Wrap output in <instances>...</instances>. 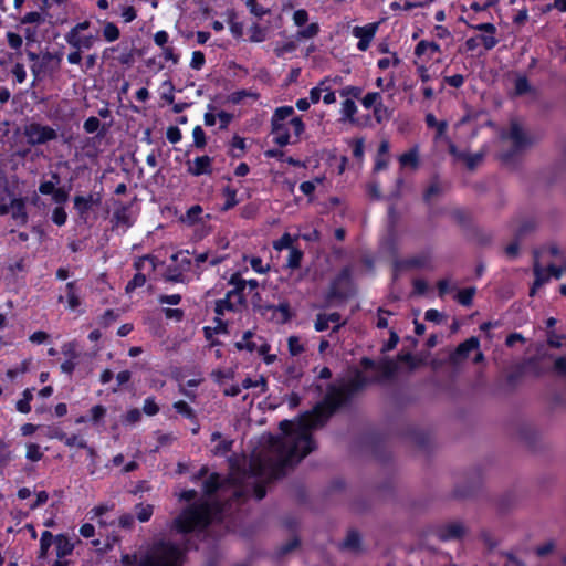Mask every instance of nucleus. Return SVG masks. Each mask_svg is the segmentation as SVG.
<instances>
[{
  "mask_svg": "<svg viewBox=\"0 0 566 566\" xmlns=\"http://www.w3.org/2000/svg\"><path fill=\"white\" fill-rule=\"evenodd\" d=\"M467 533L462 523L453 522L438 526L434 530V535L441 542H449L453 539H461Z\"/></svg>",
  "mask_w": 566,
  "mask_h": 566,
  "instance_id": "9d476101",
  "label": "nucleus"
},
{
  "mask_svg": "<svg viewBox=\"0 0 566 566\" xmlns=\"http://www.w3.org/2000/svg\"><path fill=\"white\" fill-rule=\"evenodd\" d=\"M23 135L30 146L44 145L57 138V132L53 127L36 122L25 124Z\"/></svg>",
  "mask_w": 566,
  "mask_h": 566,
  "instance_id": "6e6552de",
  "label": "nucleus"
},
{
  "mask_svg": "<svg viewBox=\"0 0 566 566\" xmlns=\"http://www.w3.org/2000/svg\"><path fill=\"white\" fill-rule=\"evenodd\" d=\"M319 33V25L316 22L310 23L306 28L301 29L296 32L295 38L297 40L312 39Z\"/></svg>",
  "mask_w": 566,
  "mask_h": 566,
  "instance_id": "13d9d810",
  "label": "nucleus"
},
{
  "mask_svg": "<svg viewBox=\"0 0 566 566\" xmlns=\"http://www.w3.org/2000/svg\"><path fill=\"white\" fill-rule=\"evenodd\" d=\"M51 220L54 224L57 227H62L66 223L67 220V213L63 206H56L52 210Z\"/></svg>",
  "mask_w": 566,
  "mask_h": 566,
  "instance_id": "e2e57ef3",
  "label": "nucleus"
},
{
  "mask_svg": "<svg viewBox=\"0 0 566 566\" xmlns=\"http://www.w3.org/2000/svg\"><path fill=\"white\" fill-rule=\"evenodd\" d=\"M531 364V358H524L523 363L515 367L513 371H511L507 376V382L512 386L516 385L518 379L525 373L527 365Z\"/></svg>",
  "mask_w": 566,
  "mask_h": 566,
  "instance_id": "6e6d98bb",
  "label": "nucleus"
},
{
  "mask_svg": "<svg viewBox=\"0 0 566 566\" xmlns=\"http://www.w3.org/2000/svg\"><path fill=\"white\" fill-rule=\"evenodd\" d=\"M442 193V187L438 177H434L423 192V201L430 203L431 199Z\"/></svg>",
  "mask_w": 566,
  "mask_h": 566,
  "instance_id": "3c124183",
  "label": "nucleus"
},
{
  "mask_svg": "<svg viewBox=\"0 0 566 566\" xmlns=\"http://www.w3.org/2000/svg\"><path fill=\"white\" fill-rule=\"evenodd\" d=\"M304 252L300 248H291L287 256L286 266L291 270H296L301 266Z\"/></svg>",
  "mask_w": 566,
  "mask_h": 566,
  "instance_id": "8fccbe9b",
  "label": "nucleus"
},
{
  "mask_svg": "<svg viewBox=\"0 0 566 566\" xmlns=\"http://www.w3.org/2000/svg\"><path fill=\"white\" fill-rule=\"evenodd\" d=\"M113 509H114V504L103 503V504L96 505L93 509H91L88 511L87 515H88L90 520L96 521L97 518L104 517V515L106 513H108L109 511H112Z\"/></svg>",
  "mask_w": 566,
  "mask_h": 566,
  "instance_id": "4d7b16f0",
  "label": "nucleus"
},
{
  "mask_svg": "<svg viewBox=\"0 0 566 566\" xmlns=\"http://www.w3.org/2000/svg\"><path fill=\"white\" fill-rule=\"evenodd\" d=\"M46 17H51L49 12L43 13L42 10L40 11H30L25 13L21 19V24H42L45 22Z\"/></svg>",
  "mask_w": 566,
  "mask_h": 566,
  "instance_id": "58836bf2",
  "label": "nucleus"
},
{
  "mask_svg": "<svg viewBox=\"0 0 566 566\" xmlns=\"http://www.w3.org/2000/svg\"><path fill=\"white\" fill-rule=\"evenodd\" d=\"M271 134L274 135L273 142L279 147H285L290 144L291 135L286 124L271 125Z\"/></svg>",
  "mask_w": 566,
  "mask_h": 566,
  "instance_id": "bb28decb",
  "label": "nucleus"
},
{
  "mask_svg": "<svg viewBox=\"0 0 566 566\" xmlns=\"http://www.w3.org/2000/svg\"><path fill=\"white\" fill-rule=\"evenodd\" d=\"M73 202L74 209L76 210L80 219L86 221L92 208L101 203V197L98 196L97 198H94L92 193L86 197L75 196Z\"/></svg>",
  "mask_w": 566,
  "mask_h": 566,
  "instance_id": "dca6fc26",
  "label": "nucleus"
},
{
  "mask_svg": "<svg viewBox=\"0 0 566 566\" xmlns=\"http://www.w3.org/2000/svg\"><path fill=\"white\" fill-rule=\"evenodd\" d=\"M261 310H262V314H264L268 311H271L273 313L280 312L281 318L279 322L282 324L290 322L293 316V314L291 312V306L287 301L280 302L277 305H272V304L264 305L261 307Z\"/></svg>",
  "mask_w": 566,
  "mask_h": 566,
  "instance_id": "c85d7f7f",
  "label": "nucleus"
},
{
  "mask_svg": "<svg viewBox=\"0 0 566 566\" xmlns=\"http://www.w3.org/2000/svg\"><path fill=\"white\" fill-rule=\"evenodd\" d=\"M476 293V289L474 286L465 287L459 290L454 296V300L462 306L470 307L473 303V297Z\"/></svg>",
  "mask_w": 566,
  "mask_h": 566,
  "instance_id": "4c0bfd02",
  "label": "nucleus"
},
{
  "mask_svg": "<svg viewBox=\"0 0 566 566\" xmlns=\"http://www.w3.org/2000/svg\"><path fill=\"white\" fill-rule=\"evenodd\" d=\"M531 232V219L525 218L515 229L514 241L506 245L505 254L509 259H515L520 251V240Z\"/></svg>",
  "mask_w": 566,
  "mask_h": 566,
  "instance_id": "9b49d317",
  "label": "nucleus"
},
{
  "mask_svg": "<svg viewBox=\"0 0 566 566\" xmlns=\"http://www.w3.org/2000/svg\"><path fill=\"white\" fill-rule=\"evenodd\" d=\"M229 285H232L233 289L228 291L227 294L235 300L239 306H243L247 304V298L244 294V290L247 287V280L241 276L240 272H234L231 274L229 281Z\"/></svg>",
  "mask_w": 566,
  "mask_h": 566,
  "instance_id": "ddd939ff",
  "label": "nucleus"
},
{
  "mask_svg": "<svg viewBox=\"0 0 566 566\" xmlns=\"http://www.w3.org/2000/svg\"><path fill=\"white\" fill-rule=\"evenodd\" d=\"M103 38L106 42H115L120 36L119 28L111 21H106L102 29Z\"/></svg>",
  "mask_w": 566,
  "mask_h": 566,
  "instance_id": "c03bdc74",
  "label": "nucleus"
},
{
  "mask_svg": "<svg viewBox=\"0 0 566 566\" xmlns=\"http://www.w3.org/2000/svg\"><path fill=\"white\" fill-rule=\"evenodd\" d=\"M507 81L512 83L514 96H522L531 92V82L526 74L521 72H511L507 74Z\"/></svg>",
  "mask_w": 566,
  "mask_h": 566,
  "instance_id": "a211bd4d",
  "label": "nucleus"
},
{
  "mask_svg": "<svg viewBox=\"0 0 566 566\" xmlns=\"http://www.w3.org/2000/svg\"><path fill=\"white\" fill-rule=\"evenodd\" d=\"M224 261V256L217 253L211 254L209 251L195 253V265L200 268L202 263L208 262L210 266H216Z\"/></svg>",
  "mask_w": 566,
  "mask_h": 566,
  "instance_id": "473e14b6",
  "label": "nucleus"
},
{
  "mask_svg": "<svg viewBox=\"0 0 566 566\" xmlns=\"http://www.w3.org/2000/svg\"><path fill=\"white\" fill-rule=\"evenodd\" d=\"M107 413V409L103 405H95L90 409L88 420L93 426H99Z\"/></svg>",
  "mask_w": 566,
  "mask_h": 566,
  "instance_id": "49530a36",
  "label": "nucleus"
},
{
  "mask_svg": "<svg viewBox=\"0 0 566 566\" xmlns=\"http://www.w3.org/2000/svg\"><path fill=\"white\" fill-rule=\"evenodd\" d=\"M213 158L208 155L198 156L193 160V165H188L187 171L192 176H202L212 174Z\"/></svg>",
  "mask_w": 566,
  "mask_h": 566,
  "instance_id": "aec40b11",
  "label": "nucleus"
},
{
  "mask_svg": "<svg viewBox=\"0 0 566 566\" xmlns=\"http://www.w3.org/2000/svg\"><path fill=\"white\" fill-rule=\"evenodd\" d=\"M55 543V536L50 531H43L40 538L39 558H44L51 545Z\"/></svg>",
  "mask_w": 566,
  "mask_h": 566,
  "instance_id": "de8ad7c7",
  "label": "nucleus"
},
{
  "mask_svg": "<svg viewBox=\"0 0 566 566\" xmlns=\"http://www.w3.org/2000/svg\"><path fill=\"white\" fill-rule=\"evenodd\" d=\"M356 294V285L353 279V268L343 266L339 272L331 280L325 301H346Z\"/></svg>",
  "mask_w": 566,
  "mask_h": 566,
  "instance_id": "423d86ee",
  "label": "nucleus"
},
{
  "mask_svg": "<svg viewBox=\"0 0 566 566\" xmlns=\"http://www.w3.org/2000/svg\"><path fill=\"white\" fill-rule=\"evenodd\" d=\"M356 113H357V106H356L354 99L346 98L342 103V114H343L344 119H347L350 123H355L356 120H355L354 116Z\"/></svg>",
  "mask_w": 566,
  "mask_h": 566,
  "instance_id": "5fc2aeb1",
  "label": "nucleus"
},
{
  "mask_svg": "<svg viewBox=\"0 0 566 566\" xmlns=\"http://www.w3.org/2000/svg\"><path fill=\"white\" fill-rule=\"evenodd\" d=\"M64 290H65V296L62 294L59 295L57 302L59 303L66 302L67 308L72 310V311L76 310L82 304L81 296H80L81 289L77 285V282L76 281L67 282L65 284Z\"/></svg>",
  "mask_w": 566,
  "mask_h": 566,
  "instance_id": "2eb2a0df",
  "label": "nucleus"
},
{
  "mask_svg": "<svg viewBox=\"0 0 566 566\" xmlns=\"http://www.w3.org/2000/svg\"><path fill=\"white\" fill-rule=\"evenodd\" d=\"M63 443L70 448L77 447L78 449H86L88 451L90 455L95 454V450L93 448L88 447L86 440L77 434L66 436Z\"/></svg>",
  "mask_w": 566,
  "mask_h": 566,
  "instance_id": "37998d69",
  "label": "nucleus"
},
{
  "mask_svg": "<svg viewBox=\"0 0 566 566\" xmlns=\"http://www.w3.org/2000/svg\"><path fill=\"white\" fill-rule=\"evenodd\" d=\"M66 43L76 50L88 51L91 50L95 42L98 41V36L96 34H80L76 36H64Z\"/></svg>",
  "mask_w": 566,
  "mask_h": 566,
  "instance_id": "412c9836",
  "label": "nucleus"
},
{
  "mask_svg": "<svg viewBox=\"0 0 566 566\" xmlns=\"http://www.w3.org/2000/svg\"><path fill=\"white\" fill-rule=\"evenodd\" d=\"M11 218L14 220L17 226L24 227L29 221V214L27 211V199L23 197L13 198L10 200Z\"/></svg>",
  "mask_w": 566,
  "mask_h": 566,
  "instance_id": "f3484780",
  "label": "nucleus"
},
{
  "mask_svg": "<svg viewBox=\"0 0 566 566\" xmlns=\"http://www.w3.org/2000/svg\"><path fill=\"white\" fill-rule=\"evenodd\" d=\"M480 347V340L475 336H471L464 342L460 343L455 350L452 353V360H463L467 359L471 352L478 349Z\"/></svg>",
  "mask_w": 566,
  "mask_h": 566,
  "instance_id": "4be33fe9",
  "label": "nucleus"
},
{
  "mask_svg": "<svg viewBox=\"0 0 566 566\" xmlns=\"http://www.w3.org/2000/svg\"><path fill=\"white\" fill-rule=\"evenodd\" d=\"M424 120L429 128H436V138H441L446 134L448 129V123L446 120H438L432 113H428Z\"/></svg>",
  "mask_w": 566,
  "mask_h": 566,
  "instance_id": "c9c22d12",
  "label": "nucleus"
},
{
  "mask_svg": "<svg viewBox=\"0 0 566 566\" xmlns=\"http://www.w3.org/2000/svg\"><path fill=\"white\" fill-rule=\"evenodd\" d=\"M557 551L556 541L553 538L545 539L541 543H538L535 548L534 553L538 558L542 559H548L551 556H553Z\"/></svg>",
  "mask_w": 566,
  "mask_h": 566,
  "instance_id": "c756f323",
  "label": "nucleus"
},
{
  "mask_svg": "<svg viewBox=\"0 0 566 566\" xmlns=\"http://www.w3.org/2000/svg\"><path fill=\"white\" fill-rule=\"evenodd\" d=\"M399 163L403 167L410 166L411 168H418V166H419L418 146H413L408 151L403 153L399 157Z\"/></svg>",
  "mask_w": 566,
  "mask_h": 566,
  "instance_id": "f704fd0d",
  "label": "nucleus"
},
{
  "mask_svg": "<svg viewBox=\"0 0 566 566\" xmlns=\"http://www.w3.org/2000/svg\"><path fill=\"white\" fill-rule=\"evenodd\" d=\"M247 150L245 138L234 135L229 143L228 155L231 158H241L244 156Z\"/></svg>",
  "mask_w": 566,
  "mask_h": 566,
  "instance_id": "7c9ffc66",
  "label": "nucleus"
},
{
  "mask_svg": "<svg viewBox=\"0 0 566 566\" xmlns=\"http://www.w3.org/2000/svg\"><path fill=\"white\" fill-rule=\"evenodd\" d=\"M361 535L356 530H349L344 541L338 545L340 551H347L352 553L361 552Z\"/></svg>",
  "mask_w": 566,
  "mask_h": 566,
  "instance_id": "5701e85b",
  "label": "nucleus"
},
{
  "mask_svg": "<svg viewBox=\"0 0 566 566\" xmlns=\"http://www.w3.org/2000/svg\"><path fill=\"white\" fill-rule=\"evenodd\" d=\"M497 137L502 144H509L496 154V159L501 165L515 168L520 164L526 148L531 145V135L523 127L520 119L513 117L510 119L509 127L500 128Z\"/></svg>",
  "mask_w": 566,
  "mask_h": 566,
  "instance_id": "7ed1b4c3",
  "label": "nucleus"
},
{
  "mask_svg": "<svg viewBox=\"0 0 566 566\" xmlns=\"http://www.w3.org/2000/svg\"><path fill=\"white\" fill-rule=\"evenodd\" d=\"M237 302L230 295L226 293L223 298H219L214 304V313L218 317L224 315L226 312H235L237 311Z\"/></svg>",
  "mask_w": 566,
  "mask_h": 566,
  "instance_id": "2f4dec72",
  "label": "nucleus"
},
{
  "mask_svg": "<svg viewBox=\"0 0 566 566\" xmlns=\"http://www.w3.org/2000/svg\"><path fill=\"white\" fill-rule=\"evenodd\" d=\"M221 195L224 198V202L219 207L220 212H227L231 209H233L238 203L239 200L237 198L238 190L233 188L230 185L224 186L221 189Z\"/></svg>",
  "mask_w": 566,
  "mask_h": 566,
  "instance_id": "393cba45",
  "label": "nucleus"
},
{
  "mask_svg": "<svg viewBox=\"0 0 566 566\" xmlns=\"http://www.w3.org/2000/svg\"><path fill=\"white\" fill-rule=\"evenodd\" d=\"M214 326H205L202 328L205 338L210 343V346H219L221 342L219 339L213 338L216 334H228V322L222 319L221 317L216 316L213 318Z\"/></svg>",
  "mask_w": 566,
  "mask_h": 566,
  "instance_id": "6ab92c4d",
  "label": "nucleus"
},
{
  "mask_svg": "<svg viewBox=\"0 0 566 566\" xmlns=\"http://www.w3.org/2000/svg\"><path fill=\"white\" fill-rule=\"evenodd\" d=\"M193 146L198 149H203L207 145L206 133L200 125H197L192 130Z\"/></svg>",
  "mask_w": 566,
  "mask_h": 566,
  "instance_id": "0e129e2a",
  "label": "nucleus"
},
{
  "mask_svg": "<svg viewBox=\"0 0 566 566\" xmlns=\"http://www.w3.org/2000/svg\"><path fill=\"white\" fill-rule=\"evenodd\" d=\"M227 14L231 34L235 39H241L243 35V23L237 21V12L234 10H228Z\"/></svg>",
  "mask_w": 566,
  "mask_h": 566,
  "instance_id": "ea45409f",
  "label": "nucleus"
},
{
  "mask_svg": "<svg viewBox=\"0 0 566 566\" xmlns=\"http://www.w3.org/2000/svg\"><path fill=\"white\" fill-rule=\"evenodd\" d=\"M427 258L426 256H411L407 259L396 260L394 262L395 271H405L409 269H420L426 266Z\"/></svg>",
  "mask_w": 566,
  "mask_h": 566,
  "instance_id": "a878e982",
  "label": "nucleus"
},
{
  "mask_svg": "<svg viewBox=\"0 0 566 566\" xmlns=\"http://www.w3.org/2000/svg\"><path fill=\"white\" fill-rule=\"evenodd\" d=\"M377 29L378 23H368L364 27H355L353 29V35L358 39L357 49L359 51H366L369 48Z\"/></svg>",
  "mask_w": 566,
  "mask_h": 566,
  "instance_id": "f8f14e48",
  "label": "nucleus"
},
{
  "mask_svg": "<svg viewBox=\"0 0 566 566\" xmlns=\"http://www.w3.org/2000/svg\"><path fill=\"white\" fill-rule=\"evenodd\" d=\"M212 521V506L195 503L182 510L174 520V528L180 534H189L195 530L205 531Z\"/></svg>",
  "mask_w": 566,
  "mask_h": 566,
  "instance_id": "39448f33",
  "label": "nucleus"
},
{
  "mask_svg": "<svg viewBox=\"0 0 566 566\" xmlns=\"http://www.w3.org/2000/svg\"><path fill=\"white\" fill-rule=\"evenodd\" d=\"M55 549L57 559H63L73 553L74 545L65 534H57L55 536Z\"/></svg>",
  "mask_w": 566,
  "mask_h": 566,
  "instance_id": "cd10ccee",
  "label": "nucleus"
},
{
  "mask_svg": "<svg viewBox=\"0 0 566 566\" xmlns=\"http://www.w3.org/2000/svg\"><path fill=\"white\" fill-rule=\"evenodd\" d=\"M61 349L62 354L66 357V359L77 360L80 358L77 344L75 342H67L63 344Z\"/></svg>",
  "mask_w": 566,
  "mask_h": 566,
  "instance_id": "69168bd1",
  "label": "nucleus"
},
{
  "mask_svg": "<svg viewBox=\"0 0 566 566\" xmlns=\"http://www.w3.org/2000/svg\"><path fill=\"white\" fill-rule=\"evenodd\" d=\"M378 377H367L359 369L354 371L347 381L336 385L329 384L326 394L312 410L305 411L294 426L290 420H282L279 424L283 436L292 437L303 446V454L307 455L316 449V441L312 430L324 427L328 420L352 399L363 391L369 384L378 382Z\"/></svg>",
  "mask_w": 566,
  "mask_h": 566,
  "instance_id": "f257e3e1",
  "label": "nucleus"
},
{
  "mask_svg": "<svg viewBox=\"0 0 566 566\" xmlns=\"http://www.w3.org/2000/svg\"><path fill=\"white\" fill-rule=\"evenodd\" d=\"M154 513V507L150 504L143 505L142 503L136 505V514L139 522H148Z\"/></svg>",
  "mask_w": 566,
  "mask_h": 566,
  "instance_id": "680f3d73",
  "label": "nucleus"
},
{
  "mask_svg": "<svg viewBox=\"0 0 566 566\" xmlns=\"http://www.w3.org/2000/svg\"><path fill=\"white\" fill-rule=\"evenodd\" d=\"M558 249L551 243L537 249L533 253V294L536 289L542 287L552 279L558 280L566 273L565 266H557L554 263Z\"/></svg>",
  "mask_w": 566,
  "mask_h": 566,
  "instance_id": "20e7f679",
  "label": "nucleus"
},
{
  "mask_svg": "<svg viewBox=\"0 0 566 566\" xmlns=\"http://www.w3.org/2000/svg\"><path fill=\"white\" fill-rule=\"evenodd\" d=\"M202 211L203 210L200 205L191 206L186 212V221L190 224L198 223L201 220L200 216Z\"/></svg>",
  "mask_w": 566,
  "mask_h": 566,
  "instance_id": "774afa93",
  "label": "nucleus"
},
{
  "mask_svg": "<svg viewBox=\"0 0 566 566\" xmlns=\"http://www.w3.org/2000/svg\"><path fill=\"white\" fill-rule=\"evenodd\" d=\"M378 102H382L381 94L379 92H369L361 98V105L366 109L375 107Z\"/></svg>",
  "mask_w": 566,
  "mask_h": 566,
  "instance_id": "338daca9",
  "label": "nucleus"
},
{
  "mask_svg": "<svg viewBox=\"0 0 566 566\" xmlns=\"http://www.w3.org/2000/svg\"><path fill=\"white\" fill-rule=\"evenodd\" d=\"M221 486L220 475L218 473H211L208 479L205 480L202 491L207 495H213L218 492Z\"/></svg>",
  "mask_w": 566,
  "mask_h": 566,
  "instance_id": "a19ab883",
  "label": "nucleus"
},
{
  "mask_svg": "<svg viewBox=\"0 0 566 566\" xmlns=\"http://www.w3.org/2000/svg\"><path fill=\"white\" fill-rule=\"evenodd\" d=\"M485 151L481 150L475 154L465 153L461 156V160L464 161L469 170H474L484 159Z\"/></svg>",
  "mask_w": 566,
  "mask_h": 566,
  "instance_id": "79ce46f5",
  "label": "nucleus"
},
{
  "mask_svg": "<svg viewBox=\"0 0 566 566\" xmlns=\"http://www.w3.org/2000/svg\"><path fill=\"white\" fill-rule=\"evenodd\" d=\"M374 118L378 124L390 118V112L382 102H378L373 109Z\"/></svg>",
  "mask_w": 566,
  "mask_h": 566,
  "instance_id": "bf43d9fd",
  "label": "nucleus"
},
{
  "mask_svg": "<svg viewBox=\"0 0 566 566\" xmlns=\"http://www.w3.org/2000/svg\"><path fill=\"white\" fill-rule=\"evenodd\" d=\"M118 51L119 54L115 59L120 65L129 67L135 63V56L137 53L135 48H129L128 45H123V43H120V49Z\"/></svg>",
  "mask_w": 566,
  "mask_h": 566,
  "instance_id": "72a5a7b5",
  "label": "nucleus"
},
{
  "mask_svg": "<svg viewBox=\"0 0 566 566\" xmlns=\"http://www.w3.org/2000/svg\"><path fill=\"white\" fill-rule=\"evenodd\" d=\"M436 53H441V46L434 41L421 40L415 48V55L417 57L421 59L422 56L428 55L426 62L432 60Z\"/></svg>",
  "mask_w": 566,
  "mask_h": 566,
  "instance_id": "b1692460",
  "label": "nucleus"
},
{
  "mask_svg": "<svg viewBox=\"0 0 566 566\" xmlns=\"http://www.w3.org/2000/svg\"><path fill=\"white\" fill-rule=\"evenodd\" d=\"M146 283V275L142 272H137L130 281L126 284L125 292L132 293L136 289L143 287Z\"/></svg>",
  "mask_w": 566,
  "mask_h": 566,
  "instance_id": "052dcab7",
  "label": "nucleus"
},
{
  "mask_svg": "<svg viewBox=\"0 0 566 566\" xmlns=\"http://www.w3.org/2000/svg\"><path fill=\"white\" fill-rule=\"evenodd\" d=\"M270 447L277 453V460L253 458L250 461V471L254 476L268 474L272 479H281L286 474V469L297 464L306 455L303 454V446L292 437H270Z\"/></svg>",
  "mask_w": 566,
  "mask_h": 566,
  "instance_id": "f03ea898",
  "label": "nucleus"
},
{
  "mask_svg": "<svg viewBox=\"0 0 566 566\" xmlns=\"http://www.w3.org/2000/svg\"><path fill=\"white\" fill-rule=\"evenodd\" d=\"M160 543L170 544L177 548V551L179 552V555H180L179 556V560H180L179 566H182V564L185 563V559H186L187 549L181 548L179 545H177L172 542H169V541H159V542L155 543L153 545V547L147 552V554L145 556H143L139 560H138V557L136 554H124L122 556L123 565L124 566H139V564L143 562V559H145L149 554H151L155 546L159 545Z\"/></svg>",
  "mask_w": 566,
  "mask_h": 566,
  "instance_id": "4468645a",
  "label": "nucleus"
},
{
  "mask_svg": "<svg viewBox=\"0 0 566 566\" xmlns=\"http://www.w3.org/2000/svg\"><path fill=\"white\" fill-rule=\"evenodd\" d=\"M164 279H165V281L172 282V283H184L185 282L184 272L180 269V266H177V265H169L166 269Z\"/></svg>",
  "mask_w": 566,
  "mask_h": 566,
  "instance_id": "09e8293b",
  "label": "nucleus"
},
{
  "mask_svg": "<svg viewBox=\"0 0 566 566\" xmlns=\"http://www.w3.org/2000/svg\"><path fill=\"white\" fill-rule=\"evenodd\" d=\"M172 408L184 418L190 420L192 423H197V413L186 401L178 400L174 402Z\"/></svg>",
  "mask_w": 566,
  "mask_h": 566,
  "instance_id": "e433bc0d",
  "label": "nucleus"
},
{
  "mask_svg": "<svg viewBox=\"0 0 566 566\" xmlns=\"http://www.w3.org/2000/svg\"><path fill=\"white\" fill-rule=\"evenodd\" d=\"M360 366L364 370H378L381 373V376L385 379H390L395 376L397 371V364L391 359H382L379 363H376L374 359L369 357H363L360 359Z\"/></svg>",
  "mask_w": 566,
  "mask_h": 566,
  "instance_id": "1a4fd4ad",
  "label": "nucleus"
},
{
  "mask_svg": "<svg viewBox=\"0 0 566 566\" xmlns=\"http://www.w3.org/2000/svg\"><path fill=\"white\" fill-rule=\"evenodd\" d=\"M179 552L170 544L160 543L155 546L139 566H179Z\"/></svg>",
  "mask_w": 566,
  "mask_h": 566,
  "instance_id": "0eeeda50",
  "label": "nucleus"
},
{
  "mask_svg": "<svg viewBox=\"0 0 566 566\" xmlns=\"http://www.w3.org/2000/svg\"><path fill=\"white\" fill-rule=\"evenodd\" d=\"M293 114L294 108L292 106H280L274 111L271 117V125L284 124V120L291 117Z\"/></svg>",
  "mask_w": 566,
  "mask_h": 566,
  "instance_id": "a18cd8bd",
  "label": "nucleus"
},
{
  "mask_svg": "<svg viewBox=\"0 0 566 566\" xmlns=\"http://www.w3.org/2000/svg\"><path fill=\"white\" fill-rule=\"evenodd\" d=\"M22 398L17 401L15 408L21 413H29L31 411V401L33 399V395L31 389L27 388Z\"/></svg>",
  "mask_w": 566,
  "mask_h": 566,
  "instance_id": "603ef678",
  "label": "nucleus"
},
{
  "mask_svg": "<svg viewBox=\"0 0 566 566\" xmlns=\"http://www.w3.org/2000/svg\"><path fill=\"white\" fill-rule=\"evenodd\" d=\"M52 180L41 181L39 185V192L41 195H52L55 190V185L60 182V176L57 172H52Z\"/></svg>",
  "mask_w": 566,
  "mask_h": 566,
  "instance_id": "864d4df0",
  "label": "nucleus"
}]
</instances>
